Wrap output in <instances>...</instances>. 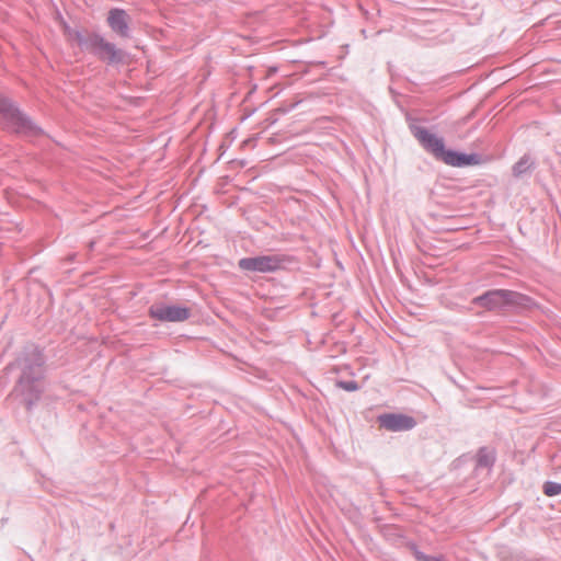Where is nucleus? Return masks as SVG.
Segmentation results:
<instances>
[{
    "label": "nucleus",
    "instance_id": "15",
    "mask_svg": "<svg viewBox=\"0 0 561 561\" xmlns=\"http://www.w3.org/2000/svg\"><path fill=\"white\" fill-rule=\"evenodd\" d=\"M522 165H523V163H522V162L517 163V165L515 167V171H516V172H520V168H522Z\"/></svg>",
    "mask_w": 561,
    "mask_h": 561
},
{
    "label": "nucleus",
    "instance_id": "5",
    "mask_svg": "<svg viewBox=\"0 0 561 561\" xmlns=\"http://www.w3.org/2000/svg\"><path fill=\"white\" fill-rule=\"evenodd\" d=\"M380 427L391 432L409 431L416 424L412 416L400 413H386L378 416Z\"/></svg>",
    "mask_w": 561,
    "mask_h": 561
},
{
    "label": "nucleus",
    "instance_id": "4",
    "mask_svg": "<svg viewBox=\"0 0 561 561\" xmlns=\"http://www.w3.org/2000/svg\"><path fill=\"white\" fill-rule=\"evenodd\" d=\"M282 260L277 255L245 257L239 261L240 268L250 272L267 273L280 267Z\"/></svg>",
    "mask_w": 561,
    "mask_h": 561
},
{
    "label": "nucleus",
    "instance_id": "9",
    "mask_svg": "<svg viewBox=\"0 0 561 561\" xmlns=\"http://www.w3.org/2000/svg\"><path fill=\"white\" fill-rule=\"evenodd\" d=\"M99 57L110 62H117L122 60V53L113 44L106 42L105 44L101 43Z\"/></svg>",
    "mask_w": 561,
    "mask_h": 561
},
{
    "label": "nucleus",
    "instance_id": "13",
    "mask_svg": "<svg viewBox=\"0 0 561 561\" xmlns=\"http://www.w3.org/2000/svg\"><path fill=\"white\" fill-rule=\"evenodd\" d=\"M340 387L347 391H355L357 390V385L354 381H347V382H340Z\"/></svg>",
    "mask_w": 561,
    "mask_h": 561
},
{
    "label": "nucleus",
    "instance_id": "8",
    "mask_svg": "<svg viewBox=\"0 0 561 561\" xmlns=\"http://www.w3.org/2000/svg\"><path fill=\"white\" fill-rule=\"evenodd\" d=\"M75 38H76L78 45H80L81 47H83L85 49L92 50L96 55H99V50L101 49V43L102 44L106 43V41L103 37L96 35V34H92V35H89L87 38H83L79 33H76Z\"/></svg>",
    "mask_w": 561,
    "mask_h": 561
},
{
    "label": "nucleus",
    "instance_id": "3",
    "mask_svg": "<svg viewBox=\"0 0 561 561\" xmlns=\"http://www.w3.org/2000/svg\"><path fill=\"white\" fill-rule=\"evenodd\" d=\"M149 314L159 321L181 322L190 318L191 310L186 307L161 304L151 306Z\"/></svg>",
    "mask_w": 561,
    "mask_h": 561
},
{
    "label": "nucleus",
    "instance_id": "6",
    "mask_svg": "<svg viewBox=\"0 0 561 561\" xmlns=\"http://www.w3.org/2000/svg\"><path fill=\"white\" fill-rule=\"evenodd\" d=\"M508 290H492L483 296L474 298L473 302L488 309H495L507 305Z\"/></svg>",
    "mask_w": 561,
    "mask_h": 561
},
{
    "label": "nucleus",
    "instance_id": "10",
    "mask_svg": "<svg viewBox=\"0 0 561 561\" xmlns=\"http://www.w3.org/2000/svg\"><path fill=\"white\" fill-rule=\"evenodd\" d=\"M508 302L507 305H516L526 309H534L537 307L536 301L523 294L508 290Z\"/></svg>",
    "mask_w": 561,
    "mask_h": 561
},
{
    "label": "nucleus",
    "instance_id": "1",
    "mask_svg": "<svg viewBox=\"0 0 561 561\" xmlns=\"http://www.w3.org/2000/svg\"><path fill=\"white\" fill-rule=\"evenodd\" d=\"M415 137L425 150L447 165L460 168L466 165H476L480 162L478 154H465L447 150L443 138L432 134L427 129H417Z\"/></svg>",
    "mask_w": 561,
    "mask_h": 561
},
{
    "label": "nucleus",
    "instance_id": "7",
    "mask_svg": "<svg viewBox=\"0 0 561 561\" xmlns=\"http://www.w3.org/2000/svg\"><path fill=\"white\" fill-rule=\"evenodd\" d=\"M107 23L110 27L121 36H127L128 16L124 10L113 9L108 12Z\"/></svg>",
    "mask_w": 561,
    "mask_h": 561
},
{
    "label": "nucleus",
    "instance_id": "2",
    "mask_svg": "<svg viewBox=\"0 0 561 561\" xmlns=\"http://www.w3.org/2000/svg\"><path fill=\"white\" fill-rule=\"evenodd\" d=\"M0 114L3 116L8 128L15 133L25 135H35L38 133V128L14 108L2 95H0Z\"/></svg>",
    "mask_w": 561,
    "mask_h": 561
},
{
    "label": "nucleus",
    "instance_id": "12",
    "mask_svg": "<svg viewBox=\"0 0 561 561\" xmlns=\"http://www.w3.org/2000/svg\"><path fill=\"white\" fill-rule=\"evenodd\" d=\"M543 493L547 496H554L561 494V483L557 482H546L543 485Z\"/></svg>",
    "mask_w": 561,
    "mask_h": 561
},
{
    "label": "nucleus",
    "instance_id": "11",
    "mask_svg": "<svg viewBox=\"0 0 561 561\" xmlns=\"http://www.w3.org/2000/svg\"><path fill=\"white\" fill-rule=\"evenodd\" d=\"M495 460L494 450L481 448L478 453V463L484 467L492 466Z\"/></svg>",
    "mask_w": 561,
    "mask_h": 561
},
{
    "label": "nucleus",
    "instance_id": "14",
    "mask_svg": "<svg viewBox=\"0 0 561 561\" xmlns=\"http://www.w3.org/2000/svg\"><path fill=\"white\" fill-rule=\"evenodd\" d=\"M420 561H432L430 560L428 558L424 557V556H419L417 557Z\"/></svg>",
    "mask_w": 561,
    "mask_h": 561
}]
</instances>
